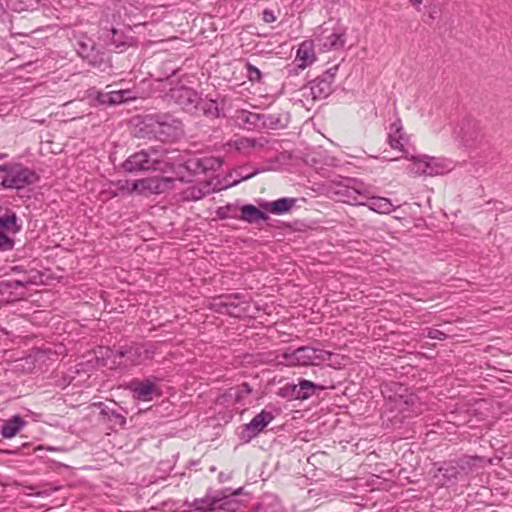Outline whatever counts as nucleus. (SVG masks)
Listing matches in <instances>:
<instances>
[{"instance_id": "obj_26", "label": "nucleus", "mask_w": 512, "mask_h": 512, "mask_svg": "<svg viewBox=\"0 0 512 512\" xmlns=\"http://www.w3.org/2000/svg\"><path fill=\"white\" fill-rule=\"evenodd\" d=\"M101 413L105 416H107L110 420L114 421L116 424H119L121 426L125 425L126 419L121 414H118L114 411H108L105 408L101 410Z\"/></svg>"}, {"instance_id": "obj_5", "label": "nucleus", "mask_w": 512, "mask_h": 512, "mask_svg": "<svg viewBox=\"0 0 512 512\" xmlns=\"http://www.w3.org/2000/svg\"><path fill=\"white\" fill-rule=\"evenodd\" d=\"M160 163V153L157 150L141 151L130 156L124 163L125 170H156Z\"/></svg>"}, {"instance_id": "obj_44", "label": "nucleus", "mask_w": 512, "mask_h": 512, "mask_svg": "<svg viewBox=\"0 0 512 512\" xmlns=\"http://www.w3.org/2000/svg\"><path fill=\"white\" fill-rule=\"evenodd\" d=\"M3 157H4V155L0 153V159L3 158Z\"/></svg>"}, {"instance_id": "obj_15", "label": "nucleus", "mask_w": 512, "mask_h": 512, "mask_svg": "<svg viewBox=\"0 0 512 512\" xmlns=\"http://www.w3.org/2000/svg\"><path fill=\"white\" fill-rule=\"evenodd\" d=\"M130 189L136 190V192L143 195L158 193L160 189V179L155 176L133 181Z\"/></svg>"}, {"instance_id": "obj_36", "label": "nucleus", "mask_w": 512, "mask_h": 512, "mask_svg": "<svg viewBox=\"0 0 512 512\" xmlns=\"http://www.w3.org/2000/svg\"><path fill=\"white\" fill-rule=\"evenodd\" d=\"M36 1L35 0H26L25 2V5L24 6H21L19 8V10H26V9H32L35 5Z\"/></svg>"}, {"instance_id": "obj_43", "label": "nucleus", "mask_w": 512, "mask_h": 512, "mask_svg": "<svg viewBox=\"0 0 512 512\" xmlns=\"http://www.w3.org/2000/svg\"><path fill=\"white\" fill-rule=\"evenodd\" d=\"M94 405H95V406H98V407H101V406H102V403H95Z\"/></svg>"}, {"instance_id": "obj_34", "label": "nucleus", "mask_w": 512, "mask_h": 512, "mask_svg": "<svg viewBox=\"0 0 512 512\" xmlns=\"http://www.w3.org/2000/svg\"><path fill=\"white\" fill-rule=\"evenodd\" d=\"M318 360H320V357L318 355H315L313 358H310L309 357V360H303L302 361V364L303 365H317L318 364Z\"/></svg>"}, {"instance_id": "obj_10", "label": "nucleus", "mask_w": 512, "mask_h": 512, "mask_svg": "<svg viewBox=\"0 0 512 512\" xmlns=\"http://www.w3.org/2000/svg\"><path fill=\"white\" fill-rule=\"evenodd\" d=\"M137 96L130 89L111 91L108 93H99L97 100L101 104L116 105L130 100H135Z\"/></svg>"}, {"instance_id": "obj_11", "label": "nucleus", "mask_w": 512, "mask_h": 512, "mask_svg": "<svg viewBox=\"0 0 512 512\" xmlns=\"http://www.w3.org/2000/svg\"><path fill=\"white\" fill-rule=\"evenodd\" d=\"M316 60L313 43L310 41H304L297 49L295 63L298 68L305 69L312 65Z\"/></svg>"}, {"instance_id": "obj_29", "label": "nucleus", "mask_w": 512, "mask_h": 512, "mask_svg": "<svg viewBox=\"0 0 512 512\" xmlns=\"http://www.w3.org/2000/svg\"><path fill=\"white\" fill-rule=\"evenodd\" d=\"M205 501L204 500H195L194 502V506L196 507L197 510H210V511H214L218 508V503L217 502H213V503H210L208 506H205L204 505Z\"/></svg>"}, {"instance_id": "obj_16", "label": "nucleus", "mask_w": 512, "mask_h": 512, "mask_svg": "<svg viewBox=\"0 0 512 512\" xmlns=\"http://www.w3.org/2000/svg\"><path fill=\"white\" fill-rule=\"evenodd\" d=\"M364 198L369 200V202H365L364 206H367L371 211L376 213L390 214L395 209L391 200L388 198L371 196V193L369 194V197Z\"/></svg>"}, {"instance_id": "obj_28", "label": "nucleus", "mask_w": 512, "mask_h": 512, "mask_svg": "<svg viewBox=\"0 0 512 512\" xmlns=\"http://www.w3.org/2000/svg\"><path fill=\"white\" fill-rule=\"evenodd\" d=\"M93 47H94V44L91 40H89L88 43L79 42L78 54L82 58H89L90 57L89 49L92 51Z\"/></svg>"}, {"instance_id": "obj_37", "label": "nucleus", "mask_w": 512, "mask_h": 512, "mask_svg": "<svg viewBox=\"0 0 512 512\" xmlns=\"http://www.w3.org/2000/svg\"><path fill=\"white\" fill-rule=\"evenodd\" d=\"M409 3L413 7L418 8L423 3V0H409Z\"/></svg>"}, {"instance_id": "obj_31", "label": "nucleus", "mask_w": 512, "mask_h": 512, "mask_svg": "<svg viewBox=\"0 0 512 512\" xmlns=\"http://www.w3.org/2000/svg\"><path fill=\"white\" fill-rule=\"evenodd\" d=\"M248 77L251 81H258L260 80L261 74L259 69L256 67H253L251 65H248Z\"/></svg>"}, {"instance_id": "obj_14", "label": "nucleus", "mask_w": 512, "mask_h": 512, "mask_svg": "<svg viewBox=\"0 0 512 512\" xmlns=\"http://www.w3.org/2000/svg\"><path fill=\"white\" fill-rule=\"evenodd\" d=\"M0 228L8 233L16 234L20 231L16 213L8 208H0Z\"/></svg>"}, {"instance_id": "obj_40", "label": "nucleus", "mask_w": 512, "mask_h": 512, "mask_svg": "<svg viewBox=\"0 0 512 512\" xmlns=\"http://www.w3.org/2000/svg\"><path fill=\"white\" fill-rule=\"evenodd\" d=\"M37 352H43V353H46V352H50V349H48V348L39 349Z\"/></svg>"}, {"instance_id": "obj_9", "label": "nucleus", "mask_w": 512, "mask_h": 512, "mask_svg": "<svg viewBox=\"0 0 512 512\" xmlns=\"http://www.w3.org/2000/svg\"><path fill=\"white\" fill-rule=\"evenodd\" d=\"M408 140L409 137L399 119L390 123L387 132V143L392 149L405 152V144Z\"/></svg>"}, {"instance_id": "obj_12", "label": "nucleus", "mask_w": 512, "mask_h": 512, "mask_svg": "<svg viewBox=\"0 0 512 512\" xmlns=\"http://www.w3.org/2000/svg\"><path fill=\"white\" fill-rule=\"evenodd\" d=\"M129 389L133 392L134 398L141 401H150L155 393V385L149 380H134L130 383Z\"/></svg>"}, {"instance_id": "obj_32", "label": "nucleus", "mask_w": 512, "mask_h": 512, "mask_svg": "<svg viewBox=\"0 0 512 512\" xmlns=\"http://www.w3.org/2000/svg\"><path fill=\"white\" fill-rule=\"evenodd\" d=\"M131 184L132 182H129L128 180H119L116 185L118 189L124 191L126 190L128 193L136 192V190H131Z\"/></svg>"}, {"instance_id": "obj_23", "label": "nucleus", "mask_w": 512, "mask_h": 512, "mask_svg": "<svg viewBox=\"0 0 512 512\" xmlns=\"http://www.w3.org/2000/svg\"><path fill=\"white\" fill-rule=\"evenodd\" d=\"M251 390L247 384H242L236 388H233L229 392V396L234 398L237 403L242 402L249 394Z\"/></svg>"}, {"instance_id": "obj_8", "label": "nucleus", "mask_w": 512, "mask_h": 512, "mask_svg": "<svg viewBox=\"0 0 512 512\" xmlns=\"http://www.w3.org/2000/svg\"><path fill=\"white\" fill-rule=\"evenodd\" d=\"M237 296H220L214 298L210 304L211 308L219 313L239 317L245 312V308L236 303Z\"/></svg>"}, {"instance_id": "obj_2", "label": "nucleus", "mask_w": 512, "mask_h": 512, "mask_svg": "<svg viewBox=\"0 0 512 512\" xmlns=\"http://www.w3.org/2000/svg\"><path fill=\"white\" fill-rule=\"evenodd\" d=\"M411 161L408 170L418 176L435 177L450 173L455 164L452 160L443 157L418 155L407 157Z\"/></svg>"}, {"instance_id": "obj_27", "label": "nucleus", "mask_w": 512, "mask_h": 512, "mask_svg": "<svg viewBox=\"0 0 512 512\" xmlns=\"http://www.w3.org/2000/svg\"><path fill=\"white\" fill-rule=\"evenodd\" d=\"M204 114L212 117H216L219 115V109L217 104L214 101H210L205 103L202 107Z\"/></svg>"}, {"instance_id": "obj_7", "label": "nucleus", "mask_w": 512, "mask_h": 512, "mask_svg": "<svg viewBox=\"0 0 512 512\" xmlns=\"http://www.w3.org/2000/svg\"><path fill=\"white\" fill-rule=\"evenodd\" d=\"M167 96L187 109L196 107L199 101L197 93L183 84L171 88Z\"/></svg>"}, {"instance_id": "obj_17", "label": "nucleus", "mask_w": 512, "mask_h": 512, "mask_svg": "<svg viewBox=\"0 0 512 512\" xmlns=\"http://www.w3.org/2000/svg\"><path fill=\"white\" fill-rule=\"evenodd\" d=\"M162 135H165L167 141H174L183 135L181 122L177 119L166 117L162 121Z\"/></svg>"}, {"instance_id": "obj_21", "label": "nucleus", "mask_w": 512, "mask_h": 512, "mask_svg": "<svg viewBox=\"0 0 512 512\" xmlns=\"http://www.w3.org/2000/svg\"><path fill=\"white\" fill-rule=\"evenodd\" d=\"M240 211L241 219L250 223L268 219V216L264 212L250 204L242 206Z\"/></svg>"}, {"instance_id": "obj_35", "label": "nucleus", "mask_w": 512, "mask_h": 512, "mask_svg": "<svg viewBox=\"0 0 512 512\" xmlns=\"http://www.w3.org/2000/svg\"><path fill=\"white\" fill-rule=\"evenodd\" d=\"M26 282H27L26 280L9 281V282H7V286L8 287L24 286Z\"/></svg>"}, {"instance_id": "obj_13", "label": "nucleus", "mask_w": 512, "mask_h": 512, "mask_svg": "<svg viewBox=\"0 0 512 512\" xmlns=\"http://www.w3.org/2000/svg\"><path fill=\"white\" fill-rule=\"evenodd\" d=\"M26 425L25 420L19 415H14L2 424L0 434L5 439L15 437Z\"/></svg>"}, {"instance_id": "obj_39", "label": "nucleus", "mask_w": 512, "mask_h": 512, "mask_svg": "<svg viewBox=\"0 0 512 512\" xmlns=\"http://www.w3.org/2000/svg\"><path fill=\"white\" fill-rule=\"evenodd\" d=\"M338 69V65H336L334 68H332L329 72L330 74L333 76L335 74V72L337 71Z\"/></svg>"}, {"instance_id": "obj_20", "label": "nucleus", "mask_w": 512, "mask_h": 512, "mask_svg": "<svg viewBox=\"0 0 512 512\" xmlns=\"http://www.w3.org/2000/svg\"><path fill=\"white\" fill-rule=\"evenodd\" d=\"M294 199L281 198L273 202L261 204V207L274 214H283L289 211L294 205Z\"/></svg>"}, {"instance_id": "obj_18", "label": "nucleus", "mask_w": 512, "mask_h": 512, "mask_svg": "<svg viewBox=\"0 0 512 512\" xmlns=\"http://www.w3.org/2000/svg\"><path fill=\"white\" fill-rule=\"evenodd\" d=\"M293 386H295L294 398L300 401L309 399L318 390H323L322 386L308 380H300L298 384H293Z\"/></svg>"}, {"instance_id": "obj_19", "label": "nucleus", "mask_w": 512, "mask_h": 512, "mask_svg": "<svg viewBox=\"0 0 512 512\" xmlns=\"http://www.w3.org/2000/svg\"><path fill=\"white\" fill-rule=\"evenodd\" d=\"M319 41L324 50L339 49L345 45V35L343 31L337 30L323 35Z\"/></svg>"}, {"instance_id": "obj_4", "label": "nucleus", "mask_w": 512, "mask_h": 512, "mask_svg": "<svg viewBox=\"0 0 512 512\" xmlns=\"http://www.w3.org/2000/svg\"><path fill=\"white\" fill-rule=\"evenodd\" d=\"M0 171L5 172L1 186L5 189H22L36 180L35 173L21 165H3Z\"/></svg>"}, {"instance_id": "obj_1", "label": "nucleus", "mask_w": 512, "mask_h": 512, "mask_svg": "<svg viewBox=\"0 0 512 512\" xmlns=\"http://www.w3.org/2000/svg\"><path fill=\"white\" fill-rule=\"evenodd\" d=\"M162 191L164 189H180L184 200H200L206 194L219 191L224 187L237 184L240 180H235L230 184L221 185L214 178L206 181H198L196 184L182 188L188 182V178L194 174L205 173L209 169H213L215 164H219L217 160L212 158L190 159L185 164L181 160L174 157H165L162 159Z\"/></svg>"}, {"instance_id": "obj_42", "label": "nucleus", "mask_w": 512, "mask_h": 512, "mask_svg": "<svg viewBox=\"0 0 512 512\" xmlns=\"http://www.w3.org/2000/svg\"><path fill=\"white\" fill-rule=\"evenodd\" d=\"M253 175H254V174L252 173V174H249V175L243 176L241 179H242V180H243V179H248V178L252 177Z\"/></svg>"}, {"instance_id": "obj_30", "label": "nucleus", "mask_w": 512, "mask_h": 512, "mask_svg": "<svg viewBox=\"0 0 512 512\" xmlns=\"http://www.w3.org/2000/svg\"><path fill=\"white\" fill-rule=\"evenodd\" d=\"M427 336L431 339L443 340L446 337V332L436 328L428 329Z\"/></svg>"}, {"instance_id": "obj_38", "label": "nucleus", "mask_w": 512, "mask_h": 512, "mask_svg": "<svg viewBox=\"0 0 512 512\" xmlns=\"http://www.w3.org/2000/svg\"><path fill=\"white\" fill-rule=\"evenodd\" d=\"M305 349L306 348L304 346H299V347L295 348L293 352L300 353V352H304Z\"/></svg>"}, {"instance_id": "obj_3", "label": "nucleus", "mask_w": 512, "mask_h": 512, "mask_svg": "<svg viewBox=\"0 0 512 512\" xmlns=\"http://www.w3.org/2000/svg\"><path fill=\"white\" fill-rule=\"evenodd\" d=\"M334 195L339 197V201L349 205H365L362 200L364 197H369L370 186L366 185L359 180H350L349 184H337L331 191Z\"/></svg>"}, {"instance_id": "obj_41", "label": "nucleus", "mask_w": 512, "mask_h": 512, "mask_svg": "<svg viewBox=\"0 0 512 512\" xmlns=\"http://www.w3.org/2000/svg\"><path fill=\"white\" fill-rule=\"evenodd\" d=\"M111 355H112V356H114V357H119V358H121L122 356H124V354H123V353H120V354H111Z\"/></svg>"}, {"instance_id": "obj_6", "label": "nucleus", "mask_w": 512, "mask_h": 512, "mask_svg": "<svg viewBox=\"0 0 512 512\" xmlns=\"http://www.w3.org/2000/svg\"><path fill=\"white\" fill-rule=\"evenodd\" d=\"M272 413L261 411L248 424L244 425L240 438L246 442L257 436L273 420Z\"/></svg>"}, {"instance_id": "obj_22", "label": "nucleus", "mask_w": 512, "mask_h": 512, "mask_svg": "<svg viewBox=\"0 0 512 512\" xmlns=\"http://www.w3.org/2000/svg\"><path fill=\"white\" fill-rule=\"evenodd\" d=\"M237 119L246 124L247 129H253L258 126L259 115L247 111H240Z\"/></svg>"}, {"instance_id": "obj_33", "label": "nucleus", "mask_w": 512, "mask_h": 512, "mask_svg": "<svg viewBox=\"0 0 512 512\" xmlns=\"http://www.w3.org/2000/svg\"><path fill=\"white\" fill-rule=\"evenodd\" d=\"M276 20V17L275 15L273 14L272 11H269V10H265L263 12V21L266 22V23H272Z\"/></svg>"}, {"instance_id": "obj_25", "label": "nucleus", "mask_w": 512, "mask_h": 512, "mask_svg": "<svg viewBox=\"0 0 512 512\" xmlns=\"http://www.w3.org/2000/svg\"><path fill=\"white\" fill-rule=\"evenodd\" d=\"M294 391H295V386H293V384H291V383H287L284 386L279 388L277 395L284 399H287L288 401H292V400H295Z\"/></svg>"}, {"instance_id": "obj_24", "label": "nucleus", "mask_w": 512, "mask_h": 512, "mask_svg": "<svg viewBox=\"0 0 512 512\" xmlns=\"http://www.w3.org/2000/svg\"><path fill=\"white\" fill-rule=\"evenodd\" d=\"M10 233L0 228V250H10L14 246V240L9 236Z\"/></svg>"}]
</instances>
